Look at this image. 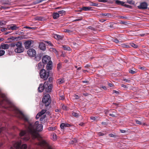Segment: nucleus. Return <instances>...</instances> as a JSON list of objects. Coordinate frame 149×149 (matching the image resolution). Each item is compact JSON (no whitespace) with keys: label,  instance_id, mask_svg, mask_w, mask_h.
<instances>
[{"label":"nucleus","instance_id":"obj_13","mask_svg":"<svg viewBox=\"0 0 149 149\" xmlns=\"http://www.w3.org/2000/svg\"><path fill=\"white\" fill-rule=\"evenodd\" d=\"M45 83H47V86H46V91L48 92H50L52 87V84H49V82L47 81L45 82Z\"/></svg>","mask_w":149,"mask_h":149},{"label":"nucleus","instance_id":"obj_25","mask_svg":"<svg viewBox=\"0 0 149 149\" xmlns=\"http://www.w3.org/2000/svg\"><path fill=\"white\" fill-rule=\"evenodd\" d=\"M109 115L111 117H115L117 116V114L115 111H114L112 113H110Z\"/></svg>","mask_w":149,"mask_h":149},{"label":"nucleus","instance_id":"obj_39","mask_svg":"<svg viewBox=\"0 0 149 149\" xmlns=\"http://www.w3.org/2000/svg\"><path fill=\"white\" fill-rule=\"evenodd\" d=\"M10 46L11 47H14L15 46H16V43H12L10 44Z\"/></svg>","mask_w":149,"mask_h":149},{"label":"nucleus","instance_id":"obj_52","mask_svg":"<svg viewBox=\"0 0 149 149\" xmlns=\"http://www.w3.org/2000/svg\"><path fill=\"white\" fill-rule=\"evenodd\" d=\"M36 19L39 20H42V18L40 17H37L36 18Z\"/></svg>","mask_w":149,"mask_h":149},{"label":"nucleus","instance_id":"obj_32","mask_svg":"<svg viewBox=\"0 0 149 149\" xmlns=\"http://www.w3.org/2000/svg\"><path fill=\"white\" fill-rule=\"evenodd\" d=\"M6 22L4 21H0V25H3L5 24Z\"/></svg>","mask_w":149,"mask_h":149},{"label":"nucleus","instance_id":"obj_47","mask_svg":"<svg viewBox=\"0 0 149 149\" xmlns=\"http://www.w3.org/2000/svg\"><path fill=\"white\" fill-rule=\"evenodd\" d=\"M136 122L137 124H141V121H139L138 120H136Z\"/></svg>","mask_w":149,"mask_h":149},{"label":"nucleus","instance_id":"obj_64","mask_svg":"<svg viewBox=\"0 0 149 149\" xmlns=\"http://www.w3.org/2000/svg\"><path fill=\"white\" fill-rule=\"evenodd\" d=\"M72 141H73L74 143H76L77 142V141L75 139H74L72 140Z\"/></svg>","mask_w":149,"mask_h":149},{"label":"nucleus","instance_id":"obj_6","mask_svg":"<svg viewBox=\"0 0 149 149\" xmlns=\"http://www.w3.org/2000/svg\"><path fill=\"white\" fill-rule=\"evenodd\" d=\"M28 55L31 57H34L36 55V50L32 48L29 49L27 51Z\"/></svg>","mask_w":149,"mask_h":149},{"label":"nucleus","instance_id":"obj_9","mask_svg":"<svg viewBox=\"0 0 149 149\" xmlns=\"http://www.w3.org/2000/svg\"><path fill=\"white\" fill-rule=\"evenodd\" d=\"M47 84V83H44L43 84H40L38 88V90L39 92H41L43 91V90L45 89L46 90V86Z\"/></svg>","mask_w":149,"mask_h":149},{"label":"nucleus","instance_id":"obj_18","mask_svg":"<svg viewBox=\"0 0 149 149\" xmlns=\"http://www.w3.org/2000/svg\"><path fill=\"white\" fill-rule=\"evenodd\" d=\"M115 3L116 4L118 5H120L123 6L127 7V5L125 4V2L123 1L116 0L115 1Z\"/></svg>","mask_w":149,"mask_h":149},{"label":"nucleus","instance_id":"obj_26","mask_svg":"<svg viewBox=\"0 0 149 149\" xmlns=\"http://www.w3.org/2000/svg\"><path fill=\"white\" fill-rule=\"evenodd\" d=\"M26 134V132L24 131H21L19 133V136H22Z\"/></svg>","mask_w":149,"mask_h":149},{"label":"nucleus","instance_id":"obj_12","mask_svg":"<svg viewBox=\"0 0 149 149\" xmlns=\"http://www.w3.org/2000/svg\"><path fill=\"white\" fill-rule=\"evenodd\" d=\"M147 4L146 3L143 2L141 3L139 6L138 7L140 9H146L147 8Z\"/></svg>","mask_w":149,"mask_h":149},{"label":"nucleus","instance_id":"obj_36","mask_svg":"<svg viewBox=\"0 0 149 149\" xmlns=\"http://www.w3.org/2000/svg\"><path fill=\"white\" fill-rule=\"evenodd\" d=\"M131 46L134 47L135 48H136L138 47L137 45H136L135 44H134V43H132L131 44Z\"/></svg>","mask_w":149,"mask_h":149},{"label":"nucleus","instance_id":"obj_19","mask_svg":"<svg viewBox=\"0 0 149 149\" xmlns=\"http://www.w3.org/2000/svg\"><path fill=\"white\" fill-rule=\"evenodd\" d=\"M21 144V142H18L16 143L14 145V147L15 149H19L20 146Z\"/></svg>","mask_w":149,"mask_h":149},{"label":"nucleus","instance_id":"obj_59","mask_svg":"<svg viewBox=\"0 0 149 149\" xmlns=\"http://www.w3.org/2000/svg\"><path fill=\"white\" fill-rule=\"evenodd\" d=\"M99 2H107V1L105 0H101L100 1H99Z\"/></svg>","mask_w":149,"mask_h":149},{"label":"nucleus","instance_id":"obj_54","mask_svg":"<svg viewBox=\"0 0 149 149\" xmlns=\"http://www.w3.org/2000/svg\"><path fill=\"white\" fill-rule=\"evenodd\" d=\"M17 38L18 39H19V40H22L23 39V37L22 36H18L17 37Z\"/></svg>","mask_w":149,"mask_h":149},{"label":"nucleus","instance_id":"obj_49","mask_svg":"<svg viewBox=\"0 0 149 149\" xmlns=\"http://www.w3.org/2000/svg\"><path fill=\"white\" fill-rule=\"evenodd\" d=\"M61 65L60 64V63H59L58 64V65H57V68L58 69H60L61 67Z\"/></svg>","mask_w":149,"mask_h":149},{"label":"nucleus","instance_id":"obj_60","mask_svg":"<svg viewBox=\"0 0 149 149\" xmlns=\"http://www.w3.org/2000/svg\"><path fill=\"white\" fill-rule=\"evenodd\" d=\"M123 81L126 82H128L129 81V80L125 79H123Z\"/></svg>","mask_w":149,"mask_h":149},{"label":"nucleus","instance_id":"obj_22","mask_svg":"<svg viewBox=\"0 0 149 149\" xmlns=\"http://www.w3.org/2000/svg\"><path fill=\"white\" fill-rule=\"evenodd\" d=\"M59 17V13H54L53 14V17L54 19H56Z\"/></svg>","mask_w":149,"mask_h":149},{"label":"nucleus","instance_id":"obj_48","mask_svg":"<svg viewBox=\"0 0 149 149\" xmlns=\"http://www.w3.org/2000/svg\"><path fill=\"white\" fill-rule=\"evenodd\" d=\"M8 30V28L7 27V28H3V29H2L1 30V31H6V30Z\"/></svg>","mask_w":149,"mask_h":149},{"label":"nucleus","instance_id":"obj_27","mask_svg":"<svg viewBox=\"0 0 149 149\" xmlns=\"http://www.w3.org/2000/svg\"><path fill=\"white\" fill-rule=\"evenodd\" d=\"M26 148L27 145L26 144H24L21 146L20 149H26Z\"/></svg>","mask_w":149,"mask_h":149},{"label":"nucleus","instance_id":"obj_33","mask_svg":"<svg viewBox=\"0 0 149 149\" xmlns=\"http://www.w3.org/2000/svg\"><path fill=\"white\" fill-rule=\"evenodd\" d=\"M63 48L65 50H69L70 49V47H68L63 46Z\"/></svg>","mask_w":149,"mask_h":149},{"label":"nucleus","instance_id":"obj_45","mask_svg":"<svg viewBox=\"0 0 149 149\" xmlns=\"http://www.w3.org/2000/svg\"><path fill=\"white\" fill-rule=\"evenodd\" d=\"M60 99L61 100H63L65 99L64 96L63 95H62L60 96Z\"/></svg>","mask_w":149,"mask_h":149},{"label":"nucleus","instance_id":"obj_55","mask_svg":"<svg viewBox=\"0 0 149 149\" xmlns=\"http://www.w3.org/2000/svg\"><path fill=\"white\" fill-rule=\"evenodd\" d=\"M82 19L81 18L79 19H76L75 20H74L73 21H79L81 20Z\"/></svg>","mask_w":149,"mask_h":149},{"label":"nucleus","instance_id":"obj_38","mask_svg":"<svg viewBox=\"0 0 149 149\" xmlns=\"http://www.w3.org/2000/svg\"><path fill=\"white\" fill-rule=\"evenodd\" d=\"M74 97L75 99H78L80 97V96L78 95H74Z\"/></svg>","mask_w":149,"mask_h":149},{"label":"nucleus","instance_id":"obj_34","mask_svg":"<svg viewBox=\"0 0 149 149\" xmlns=\"http://www.w3.org/2000/svg\"><path fill=\"white\" fill-rule=\"evenodd\" d=\"M43 64L42 63H40L38 64V67L39 68H41L43 67Z\"/></svg>","mask_w":149,"mask_h":149},{"label":"nucleus","instance_id":"obj_44","mask_svg":"<svg viewBox=\"0 0 149 149\" xmlns=\"http://www.w3.org/2000/svg\"><path fill=\"white\" fill-rule=\"evenodd\" d=\"M51 50L55 53H56L57 52V51H56V49L53 48H51Z\"/></svg>","mask_w":149,"mask_h":149},{"label":"nucleus","instance_id":"obj_29","mask_svg":"<svg viewBox=\"0 0 149 149\" xmlns=\"http://www.w3.org/2000/svg\"><path fill=\"white\" fill-rule=\"evenodd\" d=\"M122 46L123 47H126L127 48H128L130 47L129 45H127L125 44H122Z\"/></svg>","mask_w":149,"mask_h":149},{"label":"nucleus","instance_id":"obj_46","mask_svg":"<svg viewBox=\"0 0 149 149\" xmlns=\"http://www.w3.org/2000/svg\"><path fill=\"white\" fill-rule=\"evenodd\" d=\"M53 138L54 140H55L57 138V136L55 134H53Z\"/></svg>","mask_w":149,"mask_h":149},{"label":"nucleus","instance_id":"obj_15","mask_svg":"<svg viewBox=\"0 0 149 149\" xmlns=\"http://www.w3.org/2000/svg\"><path fill=\"white\" fill-rule=\"evenodd\" d=\"M70 126V125L65 123H62L60 125L61 128L63 129H64L66 127H69Z\"/></svg>","mask_w":149,"mask_h":149},{"label":"nucleus","instance_id":"obj_17","mask_svg":"<svg viewBox=\"0 0 149 149\" xmlns=\"http://www.w3.org/2000/svg\"><path fill=\"white\" fill-rule=\"evenodd\" d=\"M52 61H50L49 63H47V70H51L52 68Z\"/></svg>","mask_w":149,"mask_h":149},{"label":"nucleus","instance_id":"obj_42","mask_svg":"<svg viewBox=\"0 0 149 149\" xmlns=\"http://www.w3.org/2000/svg\"><path fill=\"white\" fill-rule=\"evenodd\" d=\"M54 130V128L52 127H50L48 128V130L49 131H52Z\"/></svg>","mask_w":149,"mask_h":149},{"label":"nucleus","instance_id":"obj_3","mask_svg":"<svg viewBox=\"0 0 149 149\" xmlns=\"http://www.w3.org/2000/svg\"><path fill=\"white\" fill-rule=\"evenodd\" d=\"M42 102L45 104L46 106H48L49 105L51 100L50 95L49 94H46L43 97Z\"/></svg>","mask_w":149,"mask_h":149},{"label":"nucleus","instance_id":"obj_23","mask_svg":"<svg viewBox=\"0 0 149 149\" xmlns=\"http://www.w3.org/2000/svg\"><path fill=\"white\" fill-rule=\"evenodd\" d=\"M91 8L90 7H84L81 8L82 10H84L85 11L90 10Z\"/></svg>","mask_w":149,"mask_h":149},{"label":"nucleus","instance_id":"obj_21","mask_svg":"<svg viewBox=\"0 0 149 149\" xmlns=\"http://www.w3.org/2000/svg\"><path fill=\"white\" fill-rule=\"evenodd\" d=\"M53 36L57 40H62V37L58 34H54Z\"/></svg>","mask_w":149,"mask_h":149},{"label":"nucleus","instance_id":"obj_14","mask_svg":"<svg viewBox=\"0 0 149 149\" xmlns=\"http://www.w3.org/2000/svg\"><path fill=\"white\" fill-rule=\"evenodd\" d=\"M46 112L45 110H42L39 113L36 115V118L38 119L39 117L42 116L43 114H44Z\"/></svg>","mask_w":149,"mask_h":149},{"label":"nucleus","instance_id":"obj_37","mask_svg":"<svg viewBox=\"0 0 149 149\" xmlns=\"http://www.w3.org/2000/svg\"><path fill=\"white\" fill-rule=\"evenodd\" d=\"M41 59V57L40 56H37V57H36L35 58V60H36V61H40Z\"/></svg>","mask_w":149,"mask_h":149},{"label":"nucleus","instance_id":"obj_62","mask_svg":"<svg viewBox=\"0 0 149 149\" xmlns=\"http://www.w3.org/2000/svg\"><path fill=\"white\" fill-rule=\"evenodd\" d=\"M101 88H102L103 89L105 90L106 89V88L105 86H102L101 87Z\"/></svg>","mask_w":149,"mask_h":149},{"label":"nucleus","instance_id":"obj_57","mask_svg":"<svg viewBox=\"0 0 149 149\" xmlns=\"http://www.w3.org/2000/svg\"><path fill=\"white\" fill-rule=\"evenodd\" d=\"M108 85L110 87H112L113 86V85L112 84L110 83L108 84Z\"/></svg>","mask_w":149,"mask_h":149},{"label":"nucleus","instance_id":"obj_5","mask_svg":"<svg viewBox=\"0 0 149 149\" xmlns=\"http://www.w3.org/2000/svg\"><path fill=\"white\" fill-rule=\"evenodd\" d=\"M50 60V57L47 55L44 56L42 58V63L45 64H47L50 61H52Z\"/></svg>","mask_w":149,"mask_h":149},{"label":"nucleus","instance_id":"obj_20","mask_svg":"<svg viewBox=\"0 0 149 149\" xmlns=\"http://www.w3.org/2000/svg\"><path fill=\"white\" fill-rule=\"evenodd\" d=\"M39 48L41 50H45L46 49V46L43 43H40L39 45Z\"/></svg>","mask_w":149,"mask_h":149},{"label":"nucleus","instance_id":"obj_16","mask_svg":"<svg viewBox=\"0 0 149 149\" xmlns=\"http://www.w3.org/2000/svg\"><path fill=\"white\" fill-rule=\"evenodd\" d=\"M1 47L3 49H7L9 48V45L8 44H2L1 45Z\"/></svg>","mask_w":149,"mask_h":149},{"label":"nucleus","instance_id":"obj_56","mask_svg":"<svg viewBox=\"0 0 149 149\" xmlns=\"http://www.w3.org/2000/svg\"><path fill=\"white\" fill-rule=\"evenodd\" d=\"M120 132L122 133H124L126 132L124 130H120Z\"/></svg>","mask_w":149,"mask_h":149},{"label":"nucleus","instance_id":"obj_53","mask_svg":"<svg viewBox=\"0 0 149 149\" xmlns=\"http://www.w3.org/2000/svg\"><path fill=\"white\" fill-rule=\"evenodd\" d=\"M91 119L93 120L94 121L95 120V118L94 117H91Z\"/></svg>","mask_w":149,"mask_h":149},{"label":"nucleus","instance_id":"obj_43","mask_svg":"<svg viewBox=\"0 0 149 149\" xmlns=\"http://www.w3.org/2000/svg\"><path fill=\"white\" fill-rule=\"evenodd\" d=\"M72 114L73 116H75L76 117H78V114L75 112H73L72 113Z\"/></svg>","mask_w":149,"mask_h":149},{"label":"nucleus","instance_id":"obj_4","mask_svg":"<svg viewBox=\"0 0 149 149\" xmlns=\"http://www.w3.org/2000/svg\"><path fill=\"white\" fill-rule=\"evenodd\" d=\"M49 72H47L46 70L44 69L42 70L40 72V77L44 79L47 80L49 77Z\"/></svg>","mask_w":149,"mask_h":149},{"label":"nucleus","instance_id":"obj_10","mask_svg":"<svg viewBox=\"0 0 149 149\" xmlns=\"http://www.w3.org/2000/svg\"><path fill=\"white\" fill-rule=\"evenodd\" d=\"M38 145L46 147L47 149H52L51 147L48 146V144L44 141H42L38 143Z\"/></svg>","mask_w":149,"mask_h":149},{"label":"nucleus","instance_id":"obj_31","mask_svg":"<svg viewBox=\"0 0 149 149\" xmlns=\"http://www.w3.org/2000/svg\"><path fill=\"white\" fill-rule=\"evenodd\" d=\"M64 32H67V33H71L72 32V31H71V30H69V29H65L64 30Z\"/></svg>","mask_w":149,"mask_h":149},{"label":"nucleus","instance_id":"obj_35","mask_svg":"<svg viewBox=\"0 0 149 149\" xmlns=\"http://www.w3.org/2000/svg\"><path fill=\"white\" fill-rule=\"evenodd\" d=\"M65 11L63 10H62L59 11L58 12V13H59V15L61 14V15L65 13Z\"/></svg>","mask_w":149,"mask_h":149},{"label":"nucleus","instance_id":"obj_24","mask_svg":"<svg viewBox=\"0 0 149 149\" xmlns=\"http://www.w3.org/2000/svg\"><path fill=\"white\" fill-rule=\"evenodd\" d=\"M64 82V81L63 79H58L57 81V83L58 84H61L63 83Z\"/></svg>","mask_w":149,"mask_h":149},{"label":"nucleus","instance_id":"obj_2","mask_svg":"<svg viewBox=\"0 0 149 149\" xmlns=\"http://www.w3.org/2000/svg\"><path fill=\"white\" fill-rule=\"evenodd\" d=\"M16 48L15 49V52L17 53H20L24 52V49L23 47L22 42L19 41L16 43Z\"/></svg>","mask_w":149,"mask_h":149},{"label":"nucleus","instance_id":"obj_61","mask_svg":"<svg viewBox=\"0 0 149 149\" xmlns=\"http://www.w3.org/2000/svg\"><path fill=\"white\" fill-rule=\"evenodd\" d=\"M97 4L95 3H93V4L91 5L93 6H97Z\"/></svg>","mask_w":149,"mask_h":149},{"label":"nucleus","instance_id":"obj_8","mask_svg":"<svg viewBox=\"0 0 149 149\" xmlns=\"http://www.w3.org/2000/svg\"><path fill=\"white\" fill-rule=\"evenodd\" d=\"M16 112L19 114V117L20 118H22L25 121H27L28 120V117L26 115L24 114L22 112L18 110L16 111Z\"/></svg>","mask_w":149,"mask_h":149},{"label":"nucleus","instance_id":"obj_50","mask_svg":"<svg viewBox=\"0 0 149 149\" xmlns=\"http://www.w3.org/2000/svg\"><path fill=\"white\" fill-rule=\"evenodd\" d=\"M114 42H115L117 43H119V41L118 39H115L114 40Z\"/></svg>","mask_w":149,"mask_h":149},{"label":"nucleus","instance_id":"obj_40","mask_svg":"<svg viewBox=\"0 0 149 149\" xmlns=\"http://www.w3.org/2000/svg\"><path fill=\"white\" fill-rule=\"evenodd\" d=\"M102 15L104 16H109L110 15V14L109 13H103L102 14Z\"/></svg>","mask_w":149,"mask_h":149},{"label":"nucleus","instance_id":"obj_58","mask_svg":"<svg viewBox=\"0 0 149 149\" xmlns=\"http://www.w3.org/2000/svg\"><path fill=\"white\" fill-rule=\"evenodd\" d=\"M121 86L122 87H123L124 88H127V86L126 85H124V84H122L121 85Z\"/></svg>","mask_w":149,"mask_h":149},{"label":"nucleus","instance_id":"obj_28","mask_svg":"<svg viewBox=\"0 0 149 149\" xmlns=\"http://www.w3.org/2000/svg\"><path fill=\"white\" fill-rule=\"evenodd\" d=\"M5 53V51L4 50H0V56L3 55Z\"/></svg>","mask_w":149,"mask_h":149},{"label":"nucleus","instance_id":"obj_30","mask_svg":"<svg viewBox=\"0 0 149 149\" xmlns=\"http://www.w3.org/2000/svg\"><path fill=\"white\" fill-rule=\"evenodd\" d=\"M30 138L29 136H25L23 138V140L25 141H27L29 140Z\"/></svg>","mask_w":149,"mask_h":149},{"label":"nucleus","instance_id":"obj_11","mask_svg":"<svg viewBox=\"0 0 149 149\" xmlns=\"http://www.w3.org/2000/svg\"><path fill=\"white\" fill-rule=\"evenodd\" d=\"M7 28L8 30L11 29L12 30H17L19 28V27L17 26L16 25L14 24L7 25Z\"/></svg>","mask_w":149,"mask_h":149},{"label":"nucleus","instance_id":"obj_51","mask_svg":"<svg viewBox=\"0 0 149 149\" xmlns=\"http://www.w3.org/2000/svg\"><path fill=\"white\" fill-rule=\"evenodd\" d=\"M129 72L130 73L134 74L135 73V72L133 70H130L129 71Z\"/></svg>","mask_w":149,"mask_h":149},{"label":"nucleus","instance_id":"obj_41","mask_svg":"<svg viewBox=\"0 0 149 149\" xmlns=\"http://www.w3.org/2000/svg\"><path fill=\"white\" fill-rule=\"evenodd\" d=\"M62 108L63 109V110H66L67 109V108L66 106L63 105L62 106Z\"/></svg>","mask_w":149,"mask_h":149},{"label":"nucleus","instance_id":"obj_63","mask_svg":"<svg viewBox=\"0 0 149 149\" xmlns=\"http://www.w3.org/2000/svg\"><path fill=\"white\" fill-rule=\"evenodd\" d=\"M127 2L128 3L130 4H133L132 3V1H127Z\"/></svg>","mask_w":149,"mask_h":149},{"label":"nucleus","instance_id":"obj_1","mask_svg":"<svg viewBox=\"0 0 149 149\" xmlns=\"http://www.w3.org/2000/svg\"><path fill=\"white\" fill-rule=\"evenodd\" d=\"M43 130L42 124H39L38 121H36L33 124H30L28 127V131L33 138H36L39 136L37 132H40Z\"/></svg>","mask_w":149,"mask_h":149},{"label":"nucleus","instance_id":"obj_7","mask_svg":"<svg viewBox=\"0 0 149 149\" xmlns=\"http://www.w3.org/2000/svg\"><path fill=\"white\" fill-rule=\"evenodd\" d=\"M33 43V41L31 40H28L24 42V46L26 49H28L31 46L32 43Z\"/></svg>","mask_w":149,"mask_h":149}]
</instances>
